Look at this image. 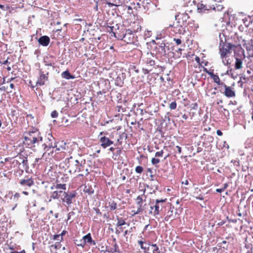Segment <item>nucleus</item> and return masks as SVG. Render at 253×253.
I'll list each match as a JSON object with an SVG mask.
<instances>
[{
	"instance_id": "1",
	"label": "nucleus",
	"mask_w": 253,
	"mask_h": 253,
	"mask_svg": "<svg viewBox=\"0 0 253 253\" xmlns=\"http://www.w3.org/2000/svg\"><path fill=\"white\" fill-rule=\"evenodd\" d=\"M235 47H237V45L227 42H223L221 40L219 45V53L222 62L224 65L228 66L231 64V60L230 59V56L232 53V49Z\"/></svg>"
},
{
	"instance_id": "2",
	"label": "nucleus",
	"mask_w": 253,
	"mask_h": 253,
	"mask_svg": "<svg viewBox=\"0 0 253 253\" xmlns=\"http://www.w3.org/2000/svg\"><path fill=\"white\" fill-rule=\"evenodd\" d=\"M65 163L69 169V172L75 173L84 170L85 161L81 156L77 158L71 156L65 159Z\"/></svg>"
},
{
	"instance_id": "3",
	"label": "nucleus",
	"mask_w": 253,
	"mask_h": 253,
	"mask_svg": "<svg viewBox=\"0 0 253 253\" xmlns=\"http://www.w3.org/2000/svg\"><path fill=\"white\" fill-rule=\"evenodd\" d=\"M42 141V137L38 131H28L24 133L23 144L27 148H32Z\"/></svg>"
},
{
	"instance_id": "4",
	"label": "nucleus",
	"mask_w": 253,
	"mask_h": 253,
	"mask_svg": "<svg viewBox=\"0 0 253 253\" xmlns=\"http://www.w3.org/2000/svg\"><path fill=\"white\" fill-rule=\"evenodd\" d=\"M55 147H56V143L54 138L51 136L50 138H48L47 141L42 144V147L44 150L42 157H43L46 153H48V155H50V154H52L53 152V149L55 148Z\"/></svg>"
},
{
	"instance_id": "5",
	"label": "nucleus",
	"mask_w": 253,
	"mask_h": 253,
	"mask_svg": "<svg viewBox=\"0 0 253 253\" xmlns=\"http://www.w3.org/2000/svg\"><path fill=\"white\" fill-rule=\"evenodd\" d=\"M167 199H157L154 203V210L153 211H150V213L153 214V215L156 217L159 214L160 211L165 207V203L167 201Z\"/></svg>"
},
{
	"instance_id": "6",
	"label": "nucleus",
	"mask_w": 253,
	"mask_h": 253,
	"mask_svg": "<svg viewBox=\"0 0 253 253\" xmlns=\"http://www.w3.org/2000/svg\"><path fill=\"white\" fill-rule=\"evenodd\" d=\"M159 46V52L163 55H166L174 50L173 46L169 42H162Z\"/></svg>"
},
{
	"instance_id": "7",
	"label": "nucleus",
	"mask_w": 253,
	"mask_h": 253,
	"mask_svg": "<svg viewBox=\"0 0 253 253\" xmlns=\"http://www.w3.org/2000/svg\"><path fill=\"white\" fill-rule=\"evenodd\" d=\"M134 34L129 29L126 30V33L122 36H120L119 39L123 40L127 43H132L134 41Z\"/></svg>"
},
{
	"instance_id": "8",
	"label": "nucleus",
	"mask_w": 253,
	"mask_h": 253,
	"mask_svg": "<svg viewBox=\"0 0 253 253\" xmlns=\"http://www.w3.org/2000/svg\"><path fill=\"white\" fill-rule=\"evenodd\" d=\"M64 197L62 199V201L65 202L69 206L73 203V199L76 197V192L66 193L64 192Z\"/></svg>"
},
{
	"instance_id": "9",
	"label": "nucleus",
	"mask_w": 253,
	"mask_h": 253,
	"mask_svg": "<svg viewBox=\"0 0 253 253\" xmlns=\"http://www.w3.org/2000/svg\"><path fill=\"white\" fill-rule=\"evenodd\" d=\"M99 141L100 146L104 149L110 146L114 143L113 141L105 136L100 137Z\"/></svg>"
},
{
	"instance_id": "10",
	"label": "nucleus",
	"mask_w": 253,
	"mask_h": 253,
	"mask_svg": "<svg viewBox=\"0 0 253 253\" xmlns=\"http://www.w3.org/2000/svg\"><path fill=\"white\" fill-rule=\"evenodd\" d=\"M48 73L46 74H44L42 71H40V77L38 78V79L36 82V85L38 86H42L44 85L45 84V82L48 81Z\"/></svg>"
},
{
	"instance_id": "11",
	"label": "nucleus",
	"mask_w": 253,
	"mask_h": 253,
	"mask_svg": "<svg viewBox=\"0 0 253 253\" xmlns=\"http://www.w3.org/2000/svg\"><path fill=\"white\" fill-rule=\"evenodd\" d=\"M222 86L225 88L224 92L223 93L225 96L228 98L234 97L235 96V92L231 86H227L225 84Z\"/></svg>"
},
{
	"instance_id": "12",
	"label": "nucleus",
	"mask_w": 253,
	"mask_h": 253,
	"mask_svg": "<svg viewBox=\"0 0 253 253\" xmlns=\"http://www.w3.org/2000/svg\"><path fill=\"white\" fill-rule=\"evenodd\" d=\"M235 69L236 70L241 69L243 67V60L245 59L244 55L241 56H235Z\"/></svg>"
},
{
	"instance_id": "13",
	"label": "nucleus",
	"mask_w": 253,
	"mask_h": 253,
	"mask_svg": "<svg viewBox=\"0 0 253 253\" xmlns=\"http://www.w3.org/2000/svg\"><path fill=\"white\" fill-rule=\"evenodd\" d=\"M223 8V6L221 4H216V6H213V7H209V8H207V6L206 5H204L203 4H201L200 6H199L198 7V9H203L204 11H205V10H210V9H212L213 10H215V11H220L221 10H222V9Z\"/></svg>"
},
{
	"instance_id": "14",
	"label": "nucleus",
	"mask_w": 253,
	"mask_h": 253,
	"mask_svg": "<svg viewBox=\"0 0 253 253\" xmlns=\"http://www.w3.org/2000/svg\"><path fill=\"white\" fill-rule=\"evenodd\" d=\"M138 243L140 245L141 249L143 250L144 253H150L149 252V247H151L152 244H150V243H147L145 241V240L144 241H138Z\"/></svg>"
},
{
	"instance_id": "15",
	"label": "nucleus",
	"mask_w": 253,
	"mask_h": 253,
	"mask_svg": "<svg viewBox=\"0 0 253 253\" xmlns=\"http://www.w3.org/2000/svg\"><path fill=\"white\" fill-rule=\"evenodd\" d=\"M145 190L143 191V194L141 195L138 196L135 199L137 205H138V208H140L141 210L143 211L142 204L143 201H145L146 197L144 195Z\"/></svg>"
},
{
	"instance_id": "16",
	"label": "nucleus",
	"mask_w": 253,
	"mask_h": 253,
	"mask_svg": "<svg viewBox=\"0 0 253 253\" xmlns=\"http://www.w3.org/2000/svg\"><path fill=\"white\" fill-rule=\"evenodd\" d=\"M82 239L84 241V244H88L93 245H95L96 244L95 241L92 240L91 234L89 233L84 236Z\"/></svg>"
},
{
	"instance_id": "17",
	"label": "nucleus",
	"mask_w": 253,
	"mask_h": 253,
	"mask_svg": "<svg viewBox=\"0 0 253 253\" xmlns=\"http://www.w3.org/2000/svg\"><path fill=\"white\" fill-rule=\"evenodd\" d=\"M38 42L42 46H47L50 42V39L46 36H42L39 38Z\"/></svg>"
},
{
	"instance_id": "18",
	"label": "nucleus",
	"mask_w": 253,
	"mask_h": 253,
	"mask_svg": "<svg viewBox=\"0 0 253 253\" xmlns=\"http://www.w3.org/2000/svg\"><path fill=\"white\" fill-rule=\"evenodd\" d=\"M19 183L22 186L28 187H31L34 184L33 180L31 178L27 179H21Z\"/></svg>"
},
{
	"instance_id": "19",
	"label": "nucleus",
	"mask_w": 253,
	"mask_h": 253,
	"mask_svg": "<svg viewBox=\"0 0 253 253\" xmlns=\"http://www.w3.org/2000/svg\"><path fill=\"white\" fill-rule=\"evenodd\" d=\"M177 17H179L178 18L179 20H182V24L183 26H184L186 24L187 21L189 18V16L188 15V14H187L186 13L180 14L177 15Z\"/></svg>"
},
{
	"instance_id": "20",
	"label": "nucleus",
	"mask_w": 253,
	"mask_h": 253,
	"mask_svg": "<svg viewBox=\"0 0 253 253\" xmlns=\"http://www.w3.org/2000/svg\"><path fill=\"white\" fill-rule=\"evenodd\" d=\"M211 78L213 79L214 83H216L218 85H223L224 83L221 82L220 78L217 75L214 74L213 73H209Z\"/></svg>"
},
{
	"instance_id": "21",
	"label": "nucleus",
	"mask_w": 253,
	"mask_h": 253,
	"mask_svg": "<svg viewBox=\"0 0 253 253\" xmlns=\"http://www.w3.org/2000/svg\"><path fill=\"white\" fill-rule=\"evenodd\" d=\"M242 21L243 22V24L246 27H248L250 26L251 24H252L253 22V20L250 16H248L242 19Z\"/></svg>"
},
{
	"instance_id": "22",
	"label": "nucleus",
	"mask_w": 253,
	"mask_h": 253,
	"mask_svg": "<svg viewBox=\"0 0 253 253\" xmlns=\"http://www.w3.org/2000/svg\"><path fill=\"white\" fill-rule=\"evenodd\" d=\"M62 194H64V192L61 190H56L51 193V198L53 199H58Z\"/></svg>"
},
{
	"instance_id": "23",
	"label": "nucleus",
	"mask_w": 253,
	"mask_h": 253,
	"mask_svg": "<svg viewBox=\"0 0 253 253\" xmlns=\"http://www.w3.org/2000/svg\"><path fill=\"white\" fill-rule=\"evenodd\" d=\"M66 143H64L63 142H61L60 143H56V147H55V151H60L61 152H63V151L66 150Z\"/></svg>"
},
{
	"instance_id": "24",
	"label": "nucleus",
	"mask_w": 253,
	"mask_h": 253,
	"mask_svg": "<svg viewBox=\"0 0 253 253\" xmlns=\"http://www.w3.org/2000/svg\"><path fill=\"white\" fill-rule=\"evenodd\" d=\"M55 189L56 190H66V185L65 184H57L56 185H53L51 187V189L54 190Z\"/></svg>"
},
{
	"instance_id": "25",
	"label": "nucleus",
	"mask_w": 253,
	"mask_h": 253,
	"mask_svg": "<svg viewBox=\"0 0 253 253\" xmlns=\"http://www.w3.org/2000/svg\"><path fill=\"white\" fill-rule=\"evenodd\" d=\"M62 78L67 80L73 79L75 78V77L72 75L68 71L63 72L62 74Z\"/></svg>"
},
{
	"instance_id": "26",
	"label": "nucleus",
	"mask_w": 253,
	"mask_h": 253,
	"mask_svg": "<svg viewBox=\"0 0 253 253\" xmlns=\"http://www.w3.org/2000/svg\"><path fill=\"white\" fill-rule=\"evenodd\" d=\"M235 38H237L238 39V41L235 42V43L234 44L235 45H237V46L240 45L241 44H243L244 46L246 44L245 40L243 39L242 37L238 38L236 34L234 35Z\"/></svg>"
},
{
	"instance_id": "27",
	"label": "nucleus",
	"mask_w": 253,
	"mask_h": 253,
	"mask_svg": "<svg viewBox=\"0 0 253 253\" xmlns=\"http://www.w3.org/2000/svg\"><path fill=\"white\" fill-rule=\"evenodd\" d=\"M126 1V0H117H117L115 1V3L114 4H111V3H108V4L115 5V6H119V5H122L123 4H125Z\"/></svg>"
},
{
	"instance_id": "28",
	"label": "nucleus",
	"mask_w": 253,
	"mask_h": 253,
	"mask_svg": "<svg viewBox=\"0 0 253 253\" xmlns=\"http://www.w3.org/2000/svg\"><path fill=\"white\" fill-rule=\"evenodd\" d=\"M117 226H121L126 224V222H125V220L122 218L117 217Z\"/></svg>"
},
{
	"instance_id": "29",
	"label": "nucleus",
	"mask_w": 253,
	"mask_h": 253,
	"mask_svg": "<svg viewBox=\"0 0 253 253\" xmlns=\"http://www.w3.org/2000/svg\"><path fill=\"white\" fill-rule=\"evenodd\" d=\"M53 239L57 241V243H59L63 240V237H61V235H54Z\"/></svg>"
},
{
	"instance_id": "30",
	"label": "nucleus",
	"mask_w": 253,
	"mask_h": 253,
	"mask_svg": "<svg viewBox=\"0 0 253 253\" xmlns=\"http://www.w3.org/2000/svg\"><path fill=\"white\" fill-rule=\"evenodd\" d=\"M23 163H22V166H23V168L26 169L29 168L28 164L27 158V157H25L24 158H23Z\"/></svg>"
},
{
	"instance_id": "31",
	"label": "nucleus",
	"mask_w": 253,
	"mask_h": 253,
	"mask_svg": "<svg viewBox=\"0 0 253 253\" xmlns=\"http://www.w3.org/2000/svg\"><path fill=\"white\" fill-rule=\"evenodd\" d=\"M145 62L147 64H148V65L149 64L151 66H154L155 64V61L154 60L151 59L150 58H147L145 60Z\"/></svg>"
},
{
	"instance_id": "32",
	"label": "nucleus",
	"mask_w": 253,
	"mask_h": 253,
	"mask_svg": "<svg viewBox=\"0 0 253 253\" xmlns=\"http://www.w3.org/2000/svg\"><path fill=\"white\" fill-rule=\"evenodd\" d=\"M246 48V49L249 51L250 56H253V48L251 45H249V46H247Z\"/></svg>"
},
{
	"instance_id": "33",
	"label": "nucleus",
	"mask_w": 253,
	"mask_h": 253,
	"mask_svg": "<svg viewBox=\"0 0 253 253\" xmlns=\"http://www.w3.org/2000/svg\"><path fill=\"white\" fill-rule=\"evenodd\" d=\"M160 161L159 159L153 158L151 160V163L153 165L156 166L160 163Z\"/></svg>"
},
{
	"instance_id": "34",
	"label": "nucleus",
	"mask_w": 253,
	"mask_h": 253,
	"mask_svg": "<svg viewBox=\"0 0 253 253\" xmlns=\"http://www.w3.org/2000/svg\"><path fill=\"white\" fill-rule=\"evenodd\" d=\"M143 170V168L142 167L138 166H137L135 168V171L137 173H141Z\"/></svg>"
},
{
	"instance_id": "35",
	"label": "nucleus",
	"mask_w": 253,
	"mask_h": 253,
	"mask_svg": "<svg viewBox=\"0 0 253 253\" xmlns=\"http://www.w3.org/2000/svg\"><path fill=\"white\" fill-rule=\"evenodd\" d=\"M109 207L111 210H115L117 208V204L115 202L109 203Z\"/></svg>"
},
{
	"instance_id": "36",
	"label": "nucleus",
	"mask_w": 253,
	"mask_h": 253,
	"mask_svg": "<svg viewBox=\"0 0 253 253\" xmlns=\"http://www.w3.org/2000/svg\"><path fill=\"white\" fill-rule=\"evenodd\" d=\"M177 106V104L175 101L172 102L169 105V108L171 110H174L176 109Z\"/></svg>"
},
{
	"instance_id": "37",
	"label": "nucleus",
	"mask_w": 253,
	"mask_h": 253,
	"mask_svg": "<svg viewBox=\"0 0 253 253\" xmlns=\"http://www.w3.org/2000/svg\"><path fill=\"white\" fill-rule=\"evenodd\" d=\"M142 211L141 210L140 208H137V210H132L131 212L132 213V215H134L139 214Z\"/></svg>"
},
{
	"instance_id": "38",
	"label": "nucleus",
	"mask_w": 253,
	"mask_h": 253,
	"mask_svg": "<svg viewBox=\"0 0 253 253\" xmlns=\"http://www.w3.org/2000/svg\"><path fill=\"white\" fill-rule=\"evenodd\" d=\"M12 164L14 165V167H19L20 165L19 164V161H18L17 158L15 157V159H14L12 161Z\"/></svg>"
},
{
	"instance_id": "39",
	"label": "nucleus",
	"mask_w": 253,
	"mask_h": 253,
	"mask_svg": "<svg viewBox=\"0 0 253 253\" xmlns=\"http://www.w3.org/2000/svg\"><path fill=\"white\" fill-rule=\"evenodd\" d=\"M25 157L21 155H20L19 156H18L17 157H16V158H17V159L18 160V161H19V164L20 165H21L22 163H23V158H24Z\"/></svg>"
},
{
	"instance_id": "40",
	"label": "nucleus",
	"mask_w": 253,
	"mask_h": 253,
	"mask_svg": "<svg viewBox=\"0 0 253 253\" xmlns=\"http://www.w3.org/2000/svg\"><path fill=\"white\" fill-rule=\"evenodd\" d=\"M116 84L119 85H121L123 84V81L121 80L120 77H118L116 80Z\"/></svg>"
},
{
	"instance_id": "41",
	"label": "nucleus",
	"mask_w": 253,
	"mask_h": 253,
	"mask_svg": "<svg viewBox=\"0 0 253 253\" xmlns=\"http://www.w3.org/2000/svg\"><path fill=\"white\" fill-rule=\"evenodd\" d=\"M163 154H164L163 150H161L160 151L157 152L155 153V156L156 157H162L163 156Z\"/></svg>"
},
{
	"instance_id": "42",
	"label": "nucleus",
	"mask_w": 253,
	"mask_h": 253,
	"mask_svg": "<svg viewBox=\"0 0 253 253\" xmlns=\"http://www.w3.org/2000/svg\"><path fill=\"white\" fill-rule=\"evenodd\" d=\"M58 116V113L56 110L53 111L51 113V117L53 118H56Z\"/></svg>"
},
{
	"instance_id": "43",
	"label": "nucleus",
	"mask_w": 253,
	"mask_h": 253,
	"mask_svg": "<svg viewBox=\"0 0 253 253\" xmlns=\"http://www.w3.org/2000/svg\"><path fill=\"white\" fill-rule=\"evenodd\" d=\"M114 251L116 253H119V248L117 243H115L114 245Z\"/></svg>"
},
{
	"instance_id": "44",
	"label": "nucleus",
	"mask_w": 253,
	"mask_h": 253,
	"mask_svg": "<svg viewBox=\"0 0 253 253\" xmlns=\"http://www.w3.org/2000/svg\"><path fill=\"white\" fill-rule=\"evenodd\" d=\"M182 50V49L181 48H178V49H176L175 51L177 52V57H180L181 56V51Z\"/></svg>"
},
{
	"instance_id": "45",
	"label": "nucleus",
	"mask_w": 253,
	"mask_h": 253,
	"mask_svg": "<svg viewBox=\"0 0 253 253\" xmlns=\"http://www.w3.org/2000/svg\"><path fill=\"white\" fill-rule=\"evenodd\" d=\"M173 41L175 42V43L177 44V45H179L182 42V41L180 39H175L174 38L173 39Z\"/></svg>"
},
{
	"instance_id": "46",
	"label": "nucleus",
	"mask_w": 253,
	"mask_h": 253,
	"mask_svg": "<svg viewBox=\"0 0 253 253\" xmlns=\"http://www.w3.org/2000/svg\"><path fill=\"white\" fill-rule=\"evenodd\" d=\"M93 210L95 211L96 214H97L100 216L102 215V213L99 209L94 208H93Z\"/></svg>"
},
{
	"instance_id": "47",
	"label": "nucleus",
	"mask_w": 253,
	"mask_h": 253,
	"mask_svg": "<svg viewBox=\"0 0 253 253\" xmlns=\"http://www.w3.org/2000/svg\"><path fill=\"white\" fill-rule=\"evenodd\" d=\"M44 63L46 65L49 66H52L54 64V63L53 62H51V61L47 62L45 59H44Z\"/></svg>"
},
{
	"instance_id": "48",
	"label": "nucleus",
	"mask_w": 253,
	"mask_h": 253,
	"mask_svg": "<svg viewBox=\"0 0 253 253\" xmlns=\"http://www.w3.org/2000/svg\"><path fill=\"white\" fill-rule=\"evenodd\" d=\"M86 244H84V241L83 240V239L82 240H81L80 241V244H77V246H80V247H84V246Z\"/></svg>"
},
{
	"instance_id": "49",
	"label": "nucleus",
	"mask_w": 253,
	"mask_h": 253,
	"mask_svg": "<svg viewBox=\"0 0 253 253\" xmlns=\"http://www.w3.org/2000/svg\"><path fill=\"white\" fill-rule=\"evenodd\" d=\"M232 69L230 68L227 71L226 74L232 75Z\"/></svg>"
},
{
	"instance_id": "50",
	"label": "nucleus",
	"mask_w": 253,
	"mask_h": 253,
	"mask_svg": "<svg viewBox=\"0 0 253 253\" xmlns=\"http://www.w3.org/2000/svg\"><path fill=\"white\" fill-rule=\"evenodd\" d=\"M86 192L88 193V194H91L92 193H93V192L94 191L93 190H90L89 189H85L84 190Z\"/></svg>"
},
{
	"instance_id": "51",
	"label": "nucleus",
	"mask_w": 253,
	"mask_h": 253,
	"mask_svg": "<svg viewBox=\"0 0 253 253\" xmlns=\"http://www.w3.org/2000/svg\"><path fill=\"white\" fill-rule=\"evenodd\" d=\"M58 244H55L54 245H52V247H54L55 249H59L60 246L59 243H57Z\"/></svg>"
},
{
	"instance_id": "52",
	"label": "nucleus",
	"mask_w": 253,
	"mask_h": 253,
	"mask_svg": "<svg viewBox=\"0 0 253 253\" xmlns=\"http://www.w3.org/2000/svg\"><path fill=\"white\" fill-rule=\"evenodd\" d=\"M216 133L219 136H221L223 134L222 132H221V131L220 130H217L216 131Z\"/></svg>"
},
{
	"instance_id": "53",
	"label": "nucleus",
	"mask_w": 253,
	"mask_h": 253,
	"mask_svg": "<svg viewBox=\"0 0 253 253\" xmlns=\"http://www.w3.org/2000/svg\"><path fill=\"white\" fill-rule=\"evenodd\" d=\"M224 191V188H220V189H217L216 190V191L218 193H221Z\"/></svg>"
},
{
	"instance_id": "54",
	"label": "nucleus",
	"mask_w": 253,
	"mask_h": 253,
	"mask_svg": "<svg viewBox=\"0 0 253 253\" xmlns=\"http://www.w3.org/2000/svg\"><path fill=\"white\" fill-rule=\"evenodd\" d=\"M176 147L178 149V152L179 154H180L181 153V147H180V146H176Z\"/></svg>"
},
{
	"instance_id": "55",
	"label": "nucleus",
	"mask_w": 253,
	"mask_h": 253,
	"mask_svg": "<svg viewBox=\"0 0 253 253\" xmlns=\"http://www.w3.org/2000/svg\"><path fill=\"white\" fill-rule=\"evenodd\" d=\"M9 63V62H8V58H7L6 60H5V61H2V64H4V65H5V64H7Z\"/></svg>"
},
{
	"instance_id": "56",
	"label": "nucleus",
	"mask_w": 253,
	"mask_h": 253,
	"mask_svg": "<svg viewBox=\"0 0 253 253\" xmlns=\"http://www.w3.org/2000/svg\"><path fill=\"white\" fill-rule=\"evenodd\" d=\"M182 117V118L183 119H184L185 120H187L188 119V116L187 115H186V114L183 115Z\"/></svg>"
},
{
	"instance_id": "57",
	"label": "nucleus",
	"mask_w": 253,
	"mask_h": 253,
	"mask_svg": "<svg viewBox=\"0 0 253 253\" xmlns=\"http://www.w3.org/2000/svg\"><path fill=\"white\" fill-rule=\"evenodd\" d=\"M223 146L224 147H226L228 149L229 148V145L226 143V142L225 141L224 142V145H223Z\"/></svg>"
},
{
	"instance_id": "58",
	"label": "nucleus",
	"mask_w": 253,
	"mask_h": 253,
	"mask_svg": "<svg viewBox=\"0 0 253 253\" xmlns=\"http://www.w3.org/2000/svg\"><path fill=\"white\" fill-rule=\"evenodd\" d=\"M182 183L187 185L188 184L189 182H188V181L187 180H186L184 181H183L182 182Z\"/></svg>"
},
{
	"instance_id": "59",
	"label": "nucleus",
	"mask_w": 253,
	"mask_h": 253,
	"mask_svg": "<svg viewBox=\"0 0 253 253\" xmlns=\"http://www.w3.org/2000/svg\"><path fill=\"white\" fill-rule=\"evenodd\" d=\"M170 215H169V216L167 215V216L165 217V220L166 221H168V220H169V218H170Z\"/></svg>"
},
{
	"instance_id": "60",
	"label": "nucleus",
	"mask_w": 253,
	"mask_h": 253,
	"mask_svg": "<svg viewBox=\"0 0 253 253\" xmlns=\"http://www.w3.org/2000/svg\"><path fill=\"white\" fill-rule=\"evenodd\" d=\"M143 71H144V74H147V73H149V70H147V69H143Z\"/></svg>"
},
{
	"instance_id": "61",
	"label": "nucleus",
	"mask_w": 253,
	"mask_h": 253,
	"mask_svg": "<svg viewBox=\"0 0 253 253\" xmlns=\"http://www.w3.org/2000/svg\"><path fill=\"white\" fill-rule=\"evenodd\" d=\"M14 197H16V198H19V197L20 195H19V194H18V193H15V194H14Z\"/></svg>"
},
{
	"instance_id": "62",
	"label": "nucleus",
	"mask_w": 253,
	"mask_h": 253,
	"mask_svg": "<svg viewBox=\"0 0 253 253\" xmlns=\"http://www.w3.org/2000/svg\"><path fill=\"white\" fill-rule=\"evenodd\" d=\"M10 87L11 88V89H13L14 88V84H10Z\"/></svg>"
},
{
	"instance_id": "63",
	"label": "nucleus",
	"mask_w": 253,
	"mask_h": 253,
	"mask_svg": "<svg viewBox=\"0 0 253 253\" xmlns=\"http://www.w3.org/2000/svg\"><path fill=\"white\" fill-rule=\"evenodd\" d=\"M246 253H253V250L252 249H251L249 250Z\"/></svg>"
},
{
	"instance_id": "64",
	"label": "nucleus",
	"mask_w": 253,
	"mask_h": 253,
	"mask_svg": "<svg viewBox=\"0 0 253 253\" xmlns=\"http://www.w3.org/2000/svg\"><path fill=\"white\" fill-rule=\"evenodd\" d=\"M26 253L25 250H23L22 251H20V252H17V253Z\"/></svg>"
}]
</instances>
